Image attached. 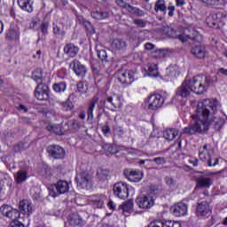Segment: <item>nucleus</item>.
I'll return each mask as SVG.
<instances>
[{
    "instance_id": "24",
    "label": "nucleus",
    "mask_w": 227,
    "mask_h": 227,
    "mask_svg": "<svg viewBox=\"0 0 227 227\" xmlns=\"http://www.w3.org/2000/svg\"><path fill=\"white\" fill-rule=\"evenodd\" d=\"M120 209L121 210L123 215H125L126 217L129 216V215L131 214V212H133L134 210V200H129L123 202L120 206Z\"/></svg>"
},
{
    "instance_id": "15",
    "label": "nucleus",
    "mask_w": 227,
    "mask_h": 227,
    "mask_svg": "<svg viewBox=\"0 0 227 227\" xmlns=\"http://www.w3.org/2000/svg\"><path fill=\"white\" fill-rule=\"evenodd\" d=\"M69 68H71L78 77H84L88 72L86 66L81 64L77 59L73 60L69 64Z\"/></svg>"
},
{
    "instance_id": "23",
    "label": "nucleus",
    "mask_w": 227,
    "mask_h": 227,
    "mask_svg": "<svg viewBox=\"0 0 227 227\" xmlns=\"http://www.w3.org/2000/svg\"><path fill=\"white\" fill-rule=\"evenodd\" d=\"M58 194H67L70 191V184L66 180H59L55 184Z\"/></svg>"
},
{
    "instance_id": "61",
    "label": "nucleus",
    "mask_w": 227,
    "mask_h": 227,
    "mask_svg": "<svg viewBox=\"0 0 227 227\" xmlns=\"http://www.w3.org/2000/svg\"><path fill=\"white\" fill-rule=\"evenodd\" d=\"M145 51H153V49H155V44H153L152 43H146L145 44Z\"/></svg>"
},
{
    "instance_id": "30",
    "label": "nucleus",
    "mask_w": 227,
    "mask_h": 227,
    "mask_svg": "<svg viewBox=\"0 0 227 227\" xmlns=\"http://www.w3.org/2000/svg\"><path fill=\"white\" fill-rule=\"evenodd\" d=\"M176 136H178V129H168L163 132V137L166 141H173Z\"/></svg>"
},
{
    "instance_id": "52",
    "label": "nucleus",
    "mask_w": 227,
    "mask_h": 227,
    "mask_svg": "<svg viewBox=\"0 0 227 227\" xmlns=\"http://www.w3.org/2000/svg\"><path fill=\"white\" fill-rule=\"evenodd\" d=\"M164 220H156L152 222L148 227H164Z\"/></svg>"
},
{
    "instance_id": "59",
    "label": "nucleus",
    "mask_w": 227,
    "mask_h": 227,
    "mask_svg": "<svg viewBox=\"0 0 227 227\" xmlns=\"http://www.w3.org/2000/svg\"><path fill=\"white\" fill-rule=\"evenodd\" d=\"M101 130L105 136H107V134L111 133V127L109 125L106 124L101 128Z\"/></svg>"
},
{
    "instance_id": "22",
    "label": "nucleus",
    "mask_w": 227,
    "mask_h": 227,
    "mask_svg": "<svg viewBox=\"0 0 227 227\" xmlns=\"http://www.w3.org/2000/svg\"><path fill=\"white\" fill-rule=\"evenodd\" d=\"M64 53L69 58H75L79 54V47L75 44L69 43L64 46Z\"/></svg>"
},
{
    "instance_id": "57",
    "label": "nucleus",
    "mask_w": 227,
    "mask_h": 227,
    "mask_svg": "<svg viewBox=\"0 0 227 227\" xmlns=\"http://www.w3.org/2000/svg\"><path fill=\"white\" fill-rule=\"evenodd\" d=\"M9 227H26L20 221H12Z\"/></svg>"
},
{
    "instance_id": "1",
    "label": "nucleus",
    "mask_w": 227,
    "mask_h": 227,
    "mask_svg": "<svg viewBox=\"0 0 227 227\" xmlns=\"http://www.w3.org/2000/svg\"><path fill=\"white\" fill-rule=\"evenodd\" d=\"M217 107H221L217 99H204L199 102L195 113L192 115V124L184 129V134L192 136L197 132H207L209 127L221 130L224 119L215 116Z\"/></svg>"
},
{
    "instance_id": "9",
    "label": "nucleus",
    "mask_w": 227,
    "mask_h": 227,
    "mask_svg": "<svg viewBox=\"0 0 227 227\" xmlns=\"http://www.w3.org/2000/svg\"><path fill=\"white\" fill-rule=\"evenodd\" d=\"M191 93H192V89L191 88V85H189V79H185L180 87L177 88L174 98H178V97H181V98H187V97H191Z\"/></svg>"
},
{
    "instance_id": "53",
    "label": "nucleus",
    "mask_w": 227,
    "mask_h": 227,
    "mask_svg": "<svg viewBox=\"0 0 227 227\" xmlns=\"http://www.w3.org/2000/svg\"><path fill=\"white\" fill-rule=\"evenodd\" d=\"M43 35H49V23L43 22L40 26Z\"/></svg>"
},
{
    "instance_id": "56",
    "label": "nucleus",
    "mask_w": 227,
    "mask_h": 227,
    "mask_svg": "<svg viewBox=\"0 0 227 227\" xmlns=\"http://www.w3.org/2000/svg\"><path fill=\"white\" fill-rule=\"evenodd\" d=\"M22 150H24V143L22 142L13 146V151L15 153H19V152H22Z\"/></svg>"
},
{
    "instance_id": "60",
    "label": "nucleus",
    "mask_w": 227,
    "mask_h": 227,
    "mask_svg": "<svg viewBox=\"0 0 227 227\" xmlns=\"http://www.w3.org/2000/svg\"><path fill=\"white\" fill-rule=\"evenodd\" d=\"M91 68H92V72H94L95 74H100V72H103L104 70V65L100 66L99 69L98 67H95V66H91Z\"/></svg>"
},
{
    "instance_id": "16",
    "label": "nucleus",
    "mask_w": 227,
    "mask_h": 227,
    "mask_svg": "<svg viewBox=\"0 0 227 227\" xmlns=\"http://www.w3.org/2000/svg\"><path fill=\"white\" fill-rule=\"evenodd\" d=\"M116 77L121 84H132L134 81V72L132 71H119Z\"/></svg>"
},
{
    "instance_id": "49",
    "label": "nucleus",
    "mask_w": 227,
    "mask_h": 227,
    "mask_svg": "<svg viewBox=\"0 0 227 227\" xmlns=\"http://www.w3.org/2000/svg\"><path fill=\"white\" fill-rule=\"evenodd\" d=\"M165 183L167 185H168V187H175V185H176V180L171 176H166Z\"/></svg>"
},
{
    "instance_id": "18",
    "label": "nucleus",
    "mask_w": 227,
    "mask_h": 227,
    "mask_svg": "<svg viewBox=\"0 0 227 227\" xmlns=\"http://www.w3.org/2000/svg\"><path fill=\"white\" fill-rule=\"evenodd\" d=\"M170 210L176 217H182L187 214V205L184 202H179L170 207Z\"/></svg>"
},
{
    "instance_id": "11",
    "label": "nucleus",
    "mask_w": 227,
    "mask_h": 227,
    "mask_svg": "<svg viewBox=\"0 0 227 227\" xmlns=\"http://www.w3.org/2000/svg\"><path fill=\"white\" fill-rule=\"evenodd\" d=\"M135 201L139 208H144L146 210H148V208H152V207L155 205V200H153L152 195H144L142 197H138Z\"/></svg>"
},
{
    "instance_id": "27",
    "label": "nucleus",
    "mask_w": 227,
    "mask_h": 227,
    "mask_svg": "<svg viewBox=\"0 0 227 227\" xmlns=\"http://www.w3.org/2000/svg\"><path fill=\"white\" fill-rule=\"evenodd\" d=\"M154 12L156 13H162L163 15H166V12H168V6L166 5L165 0H157L154 4Z\"/></svg>"
},
{
    "instance_id": "8",
    "label": "nucleus",
    "mask_w": 227,
    "mask_h": 227,
    "mask_svg": "<svg viewBox=\"0 0 227 227\" xmlns=\"http://www.w3.org/2000/svg\"><path fill=\"white\" fill-rule=\"evenodd\" d=\"M114 194L121 200L129 198V184L124 182L116 183L114 185Z\"/></svg>"
},
{
    "instance_id": "10",
    "label": "nucleus",
    "mask_w": 227,
    "mask_h": 227,
    "mask_svg": "<svg viewBox=\"0 0 227 227\" xmlns=\"http://www.w3.org/2000/svg\"><path fill=\"white\" fill-rule=\"evenodd\" d=\"M0 210L4 217H8L12 221H19V217H20L19 209H15L12 207V206L4 205L1 207Z\"/></svg>"
},
{
    "instance_id": "4",
    "label": "nucleus",
    "mask_w": 227,
    "mask_h": 227,
    "mask_svg": "<svg viewBox=\"0 0 227 227\" xmlns=\"http://www.w3.org/2000/svg\"><path fill=\"white\" fill-rule=\"evenodd\" d=\"M164 35H167L170 38H178L180 42L185 43L189 42V40H196L198 38V35H200L196 30L193 28H186L184 31V34L178 35L175 29L166 27L163 28Z\"/></svg>"
},
{
    "instance_id": "21",
    "label": "nucleus",
    "mask_w": 227,
    "mask_h": 227,
    "mask_svg": "<svg viewBox=\"0 0 227 227\" xmlns=\"http://www.w3.org/2000/svg\"><path fill=\"white\" fill-rule=\"evenodd\" d=\"M104 104L105 106H111L114 109H116L121 104V97L116 94L106 96Z\"/></svg>"
},
{
    "instance_id": "45",
    "label": "nucleus",
    "mask_w": 227,
    "mask_h": 227,
    "mask_svg": "<svg viewBox=\"0 0 227 227\" xmlns=\"http://www.w3.org/2000/svg\"><path fill=\"white\" fill-rule=\"evenodd\" d=\"M98 57L102 61V63H107V52L105 50L98 51Z\"/></svg>"
},
{
    "instance_id": "20",
    "label": "nucleus",
    "mask_w": 227,
    "mask_h": 227,
    "mask_svg": "<svg viewBox=\"0 0 227 227\" xmlns=\"http://www.w3.org/2000/svg\"><path fill=\"white\" fill-rule=\"evenodd\" d=\"M191 52L197 59H205L207 58V48L204 45H195L192 47Z\"/></svg>"
},
{
    "instance_id": "38",
    "label": "nucleus",
    "mask_w": 227,
    "mask_h": 227,
    "mask_svg": "<svg viewBox=\"0 0 227 227\" xmlns=\"http://www.w3.org/2000/svg\"><path fill=\"white\" fill-rule=\"evenodd\" d=\"M128 12L131 15H135V17H145V15H146V12H145V11L132 5L131 7H129V11Z\"/></svg>"
},
{
    "instance_id": "46",
    "label": "nucleus",
    "mask_w": 227,
    "mask_h": 227,
    "mask_svg": "<svg viewBox=\"0 0 227 227\" xmlns=\"http://www.w3.org/2000/svg\"><path fill=\"white\" fill-rule=\"evenodd\" d=\"M76 86H77V91L79 93H86V91H88V86L84 84V82H79Z\"/></svg>"
},
{
    "instance_id": "44",
    "label": "nucleus",
    "mask_w": 227,
    "mask_h": 227,
    "mask_svg": "<svg viewBox=\"0 0 227 227\" xmlns=\"http://www.w3.org/2000/svg\"><path fill=\"white\" fill-rule=\"evenodd\" d=\"M115 3L117 4V6H120V8H122L123 10H126L129 12L132 5L129 4L124 0H115Z\"/></svg>"
},
{
    "instance_id": "12",
    "label": "nucleus",
    "mask_w": 227,
    "mask_h": 227,
    "mask_svg": "<svg viewBox=\"0 0 227 227\" xmlns=\"http://www.w3.org/2000/svg\"><path fill=\"white\" fill-rule=\"evenodd\" d=\"M50 157L55 160L65 159V149L59 145H51L47 147Z\"/></svg>"
},
{
    "instance_id": "34",
    "label": "nucleus",
    "mask_w": 227,
    "mask_h": 227,
    "mask_svg": "<svg viewBox=\"0 0 227 227\" xmlns=\"http://www.w3.org/2000/svg\"><path fill=\"white\" fill-rule=\"evenodd\" d=\"M104 199L105 197L100 195H94L92 197V202H93V205L96 208H102V207H104Z\"/></svg>"
},
{
    "instance_id": "47",
    "label": "nucleus",
    "mask_w": 227,
    "mask_h": 227,
    "mask_svg": "<svg viewBox=\"0 0 227 227\" xmlns=\"http://www.w3.org/2000/svg\"><path fill=\"white\" fill-rule=\"evenodd\" d=\"M150 162H155L157 166H162L166 164V159L164 157H156L153 160H150Z\"/></svg>"
},
{
    "instance_id": "48",
    "label": "nucleus",
    "mask_w": 227,
    "mask_h": 227,
    "mask_svg": "<svg viewBox=\"0 0 227 227\" xmlns=\"http://www.w3.org/2000/svg\"><path fill=\"white\" fill-rule=\"evenodd\" d=\"M152 57L155 59H160V58H164V51L162 50H156L152 52Z\"/></svg>"
},
{
    "instance_id": "37",
    "label": "nucleus",
    "mask_w": 227,
    "mask_h": 227,
    "mask_svg": "<svg viewBox=\"0 0 227 227\" xmlns=\"http://www.w3.org/2000/svg\"><path fill=\"white\" fill-rule=\"evenodd\" d=\"M97 175L98 180H100L101 182H106V180H109V170L107 169L99 168Z\"/></svg>"
},
{
    "instance_id": "35",
    "label": "nucleus",
    "mask_w": 227,
    "mask_h": 227,
    "mask_svg": "<svg viewBox=\"0 0 227 227\" xmlns=\"http://www.w3.org/2000/svg\"><path fill=\"white\" fill-rule=\"evenodd\" d=\"M147 74L150 77H159V68L157 64H149Z\"/></svg>"
},
{
    "instance_id": "3",
    "label": "nucleus",
    "mask_w": 227,
    "mask_h": 227,
    "mask_svg": "<svg viewBox=\"0 0 227 227\" xmlns=\"http://www.w3.org/2000/svg\"><path fill=\"white\" fill-rule=\"evenodd\" d=\"M199 157L202 162H205L209 168L215 167L219 164V158L215 157V152L212 145L207 144L199 149Z\"/></svg>"
},
{
    "instance_id": "28",
    "label": "nucleus",
    "mask_w": 227,
    "mask_h": 227,
    "mask_svg": "<svg viewBox=\"0 0 227 227\" xmlns=\"http://www.w3.org/2000/svg\"><path fill=\"white\" fill-rule=\"evenodd\" d=\"M27 178V171L26 170H19L17 173L14 174V181L18 184H24V182H26Z\"/></svg>"
},
{
    "instance_id": "58",
    "label": "nucleus",
    "mask_w": 227,
    "mask_h": 227,
    "mask_svg": "<svg viewBox=\"0 0 227 227\" xmlns=\"http://www.w3.org/2000/svg\"><path fill=\"white\" fill-rule=\"evenodd\" d=\"M102 148L105 152H107L108 153H113V145L111 144H104L102 145Z\"/></svg>"
},
{
    "instance_id": "32",
    "label": "nucleus",
    "mask_w": 227,
    "mask_h": 227,
    "mask_svg": "<svg viewBox=\"0 0 227 227\" xmlns=\"http://www.w3.org/2000/svg\"><path fill=\"white\" fill-rule=\"evenodd\" d=\"M98 102V97H93L87 110L88 120H93V111L95 110V106Z\"/></svg>"
},
{
    "instance_id": "31",
    "label": "nucleus",
    "mask_w": 227,
    "mask_h": 227,
    "mask_svg": "<svg viewBox=\"0 0 227 227\" xmlns=\"http://www.w3.org/2000/svg\"><path fill=\"white\" fill-rule=\"evenodd\" d=\"M112 48H114V51H126L127 43L121 39H114L112 43Z\"/></svg>"
},
{
    "instance_id": "29",
    "label": "nucleus",
    "mask_w": 227,
    "mask_h": 227,
    "mask_svg": "<svg viewBox=\"0 0 227 227\" xmlns=\"http://www.w3.org/2000/svg\"><path fill=\"white\" fill-rule=\"evenodd\" d=\"M90 16L95 20H104L109 19V12L106 11H93L90 13Z\"/></svg>"
},
{
    "instance_id": "63",
    "label": "nucleus",
    "mask_w": 227,
    "mask_h": 227,
    "mask_svg": "<svg viewBox=\"0 0 227 227\" xmlns=\"http://www.w3.org/2000/svg\"><path fill=\"white\" fill-rule=\"evenodd\" d=\"M62 107H64V109L66 111H68V109H70V101H66L62 103Z\"/></svg>"
},
{
    "instance_id": "14",
    "label": "nucleus",
    "mask_w": 227,
    "mask_h": 227,
    "mask_svg": "<svg viewBox=\"0 0 227 227\" xmlns=\"http://www.w3.org/2000/svg\"><path fill=\"white\" fill-rule=\"evenodd\" d=\"M196 212L199 217H210L212 207H210V204L207 201L199 202Z\"/></svg>"
},
{
    "instance_id": "43",
    "label": "nucleus",
    "mask_w": 227,
    "mask_h": 227,
    "mask_svg": "<svg viewBox=\"0 0 227 227\" xmlns=\"http://www.w3.org/2000/svg\"><path fill=\"white\" fill-rule=\"evenodd\" d=\"M114 130V136H118V137H123L125 135V129H123V127L116 124L113 127Z\"/></svg>"
},
{
    "instance_id": "40",
    "label": "nucleus",
    "mask_w": 227,
    "mask_h": 227,
    "mask_svg": "<svg viewBox=\"0 0 227 227\" xmlns=\"http://www.w3.org/2000/svg\"><path fill=\"white\" fill-rule=\"evenodd\" d=\"M53 90L56 93H64V91L67 90V82H60L53 84Z\"/></svg>"
},
{
    "instance_id": "36",
    "label": "nucleus",
    "mask_w": 227,
    "mask_h": 227,
    "mask_svg": "<svg viewBox=\"0 0 227 227\" xmlns=\"http://www.w3.org/2000/svg\"><path fill=\"white\" fill-rule=\"evenodd\" d=\"M46 129L48 130V132H51V134H57L59 136L63 134V132L61 131V126L58 124H49L46 127Z\"/></svg>"
},
{
    "instance_id": "54",
    "label": "nucleus",
    "mask_w": 227,
    "mask_h": 227,
    "mask_svg": "<svg viewBox=\"0 0 227 227\" xmlns=\"http://www.w3.org/2000/svg\"><path fill=\"white\" fill-rule=\"evenodd\" d=\"M134 25L137 26V27H146V21H145L144 20H134Z\"/></svg>"
},
{
    "instance_id": "64",
    "label": "nucleus",
    "mask_w": 227,
    "mask_h": 227,
    "mask_svg": "<svg viewBox=\"0 0 227 227\" xmlns=\"http://www.w3.org/2000/svg\"><path fill=\"white\" fill-rule=\"evenodd\" d=\"M218 72L222 74V75H227V69H224L223 67L218 69Z\"/></svg>"
},
{
    "instance_id": "55",
    "label": "nucleus",
    "mask_w": 227,
    "mask_h": 227,
    "mask_svg": "<svg viewBox=\"0 0 227 227\" xmlns=\"http://www.w3.org/2000/svg\"><path fill=\"white\" fill-rule=\"evenodd\" d=\"M87 31H90V33H95V28H93V26H91V23L90 21H86L82 24Z\"/></svg>"
},
{
    "instance_id": "41",
    "label": "nucleus",
    "mask_w": 227,
    "mask_h": 227,
    "mask_svg": "<svg viewBox=\"0 0 227 227\" xmlns=\"http://www.w3.org/2000/svg\"><path fill=\"white\" fill-rule=\"evenodd\" d=\"M72 226H81L82 224V218L79 215H72L69 220Z\"/></svg>"
},
{
    "instance_id": "5",
    "label": "nucleus",
    "mask_w": 227,
    "mask_h": 227,
    "mask_svg": "<svg viewBox=\"0 0 227 227\" xmlns=\"http://www.w3.org/2000/svg\"><path fill=\"white\" fill-rule=\"evenodd\" d=\"M75 180L78 187L82 189H91L93 176L88 171L77 173Z\"/></svg>"
},
{
    "instance_id": "19",
    "label": "nucleus",
    "mask_w": 227,
    "mask_h": 227,
    "mask_svg": "<svg viewBox=\"0 0 227 227\" xmlns=\"http://www.w3.org/2000/svg\"><path fill=\"white\" fill-rule=\"evenodd\" d=\"M197 187L200 189H210L214 184V179L207 176H200L196 179Z\"/></svg>"
},
{
    "instance_id": "26",
    "label": "nucleus",
    "mask_w": 227,
    "mask_h": 227,
    "mask_svg": "<svg viewBox=\"0 0 227 227\" xmlns=\"http://www.w3.org/2000/svg\"><path fill=\"white\" fill-rule=\"evenodd\" d=\"M20 36V32L17 28H9L6 33L5 38L9 42H14L15 40H19Z\"/></svg>"
},
{
    "instance_id": "2",
    "label": "nucleus",
    "mask_w": 227,
    "mask_h": 227,
    "mask_svg": "<svg viewBox=\"0 0 227 227\" xmlns=\"http://www.w3.org/2000/svg\"><path fill=\"white\" fill-rule=\"evenodd\" d=\"M188 84L192 88V93L197 95H203L210 88V78L207 75H196L192 79H188Z\"/></svg>"
},
{
    "instance_id": "62",
    "label": "nucleus",
    "mask_w": 227,
    "mask_h": 227,
    "mask_svg": "<svg viewBox=\"0 0 227 227\" xmlns=\"http://www.w3.org/2000/svg\"><path fill=\"white\" fill-rule=\"evenodd\" d=\"M168 17H173V15H175V5H169L168 7Z\"/></svg>"
},
{
    "instance_id": "42",
    "label": "nucleus",
    "mask_w": 227,
    "mask_h": 227,
    "mask_svg": "<svg viewBox=\"0 0 227 227\" xmlns=\"http://www.w3.org/2000/svg\"><path fill=\"white\" fill-rule=\"evenodd\" d=\"M53 35L60 38L65 36V30L61 27V25L53 24Z\"/></svg>"
},
{
    "instance_id": "50",
    "label": "nucleus",
    "mask_w": 227,
    "mask_h": 227,
    "mask_svg": "<svg viewBox=\"0 0 227 227\" xmlns=\"http://www.w3.org/2000/svg\"><path fill=\"white\" fill-rule=\"evenodd\" d=\"M164 227H182L179 222L165 221Z\"/></svg>"
},
{
    "instance_id": "51",
    "label": "nucleus",
    "mask_w": 227,
    "mask_h": 227,
    "mask_svg": "<svg viewBox=\"0 0 227 227\" xmlns=\"http://www.w3.org/2000/svg\"><path fill=\"white\" fill-rule=\"evenodd\" d=\"M221 173H227V168L218 171V172H206L203 176H215V175H221Z\"/></svg>"
},
{
    "instance_id": "17",
    "label": "nucleus",
    "mask_w": 227,
    "mask_h": 227,
    "mask_svg": "<svg viewBox=\"0 0 227 227\" xmlns=\"http://www.w3.org/2000/svg\"><path fill=\"white\" fill-rule=\"evenodd\" d=\"M20 214L29 217L33 214V204L29 200H22L19 202Z\"/></svg>"
},
{
    "instance_id": "6",
    "label": "nucleus",
    "mask_w": 227,
    "mask_h": 227,
    "mask_svg": "<svg viewBox=\"0 0 227 227\" xmlns=\"http://www.w3.org/2000/svg\"><path fill=\"white\" fill-rule=\"evenodd\" d=\"M147 108L150 111H157L164 106V98L160 94H150L147 98Z\"/></svg>"
},
{
    "instance_id": "39",
    "label": "nucleus",
    "mask_w": 227,
    "mask_h": 227,
    "mask_svg": "<svg viewBox=\"0 0 227 227\" xmlns=\"http://www.w3.org/2000/svg\"><path fill=\"white\" fill-rule=\"evenodd\" d=\"M32 77L35 82H39V84H43L42 82V77H43V71L41 68H37L33 72Z\"/></svg>"
},
{
    "instance_id": "13",
    "label": "nucleus",
    "mask_w": 227,
    "mask_h": 227,
    "mask_svg": "<svg viewBox=\"0 0 227 227\" xmlns=\"http://www.w3.org/2000/svg\"><path fill=\"white\" fill-rule=\"evenodd\" d=\"M35 97L37 100H48L49 86L45 83H39L35 88Z\"/></svg>"
},
{
    "instance_id": "33",
    "label": "nucleus",
    "mask_w": 227,
    "mask_h": 227,
    "mask_svg": "<svg viewBox=\"0 0 227 227\" xmlns=\"http://www.w3.org/2000/svg\"><path fill=\"white\" fill-rule=\"evenodd\" d=\"M220 15L222 14H219V12L212 14V21H208V25L210 27H213V29L219 28V22H222Z\"/></svg>"
},
{
    "instance_id": "7",
    "label": "nucleus",
    "mask_w": 227,
    "mask_h": 227,
    "mask_svg": "<svg viewBox=\"0 0 227 227\" xmlns=\"http://www.w3.org/2000/svg\"><path fill=\"white\" fill-rule=\"evenodd\" d=\"M123 175L129 182L139 183L143 180L145 174L139 169L126 168L123 171Z\"/></svg>"
},
{
    "instance_id": "25",
    "label": "nucleus",
    "mask_w": 227,
    "mask_h": 227,
    "mask_svg": "<svg viewBox=\"0 0 227 227\" xmlns=\"http://www.w3.org/2000/svg\"><path fill=\"white\" fill-rule=\"evenodd\" d=\"M18 6H20L23 12L33 13V3L31 0H18Z\"/></svg>"
}]
</instances>
